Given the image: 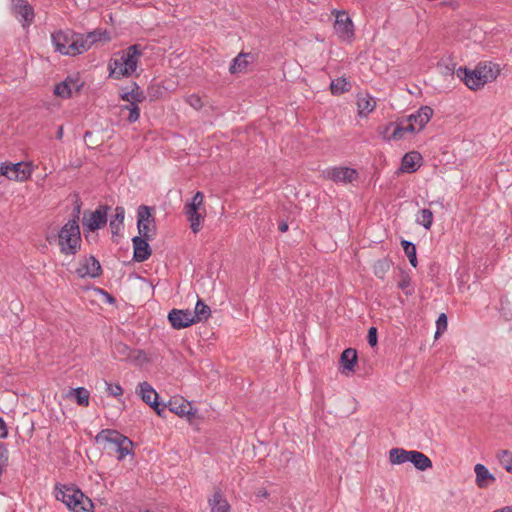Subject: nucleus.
<instances>
[{
	"label": "nucleus",
	"instance_id": "cd10ccee",
	"mask_svg": "<svg viewBox=\"0 0 512 512\" xmlns=\"http://www.w3.org/2000/svg\"><path fill=\"white\" fill-rule=\"evenodd\" d=\"M406 120H401L398 123H396L394 130L392 132V135L390 136V139L392 140H400L404 137L405 133H414L417 132L416 130V124L407 122L405 124Z\"/></svg>",
	"mask_w": 512,
	"mask_h": 512
},
{
	"label": "nucleus",
	"instance_id": "2f4dec72",
	"mask_svg": "<svg viewBox=\"0 0 512 512\" xmlns=\"http://www.w3.org/2000/svg\"><path fill=\"white\" fill-rule=\"evenodd\" d=\"M211 315L210 307L205 304L201 299H198L195 305V309L192 312V317L195 323L206 321Z\"/></svg>",
	"mask_w": 512,
	"mask_h": 512
},
{
	"label": "nucleus",
	"instance_id": "37998d69",
	"mask_svg": "<svg viewBox=\"0 0 512 512\" xmlns=\"http://www.w3.org/2000/svg\"><path fill=\"white\" fill-rule=\"evenodd\" d=\"M106 391L108 395L118 397L123 394V389L119 384H111L106 382Z\"/></svg>",
	"mask_w": 512,
	"mask_h": 512
},
{
	"label": "nucleus",
	"instance_id": "c85d7f7f",
	"mask_svg": "<svg viewBox=\"0 0 512 512\" xmlns=\"http://www.w3.org/2000/svg\"><path fill=\"white\" fill-rule=\"evenodd\" d=\"M421 159V155L418 152L406 153L401 161V171L407 173H413L418 169L416 160Z\"/></svg>",
	"mask_w": 512,
	"mask_h": 512
},
{
	"label": "nucleus",
	"instance_id": "c9c22d12",
	"mask_svg": "<svg viewBox=\"0 0 512 512\" xmlns=\"http://www.w3.org/2000/svg\"><path fill=\"white\" fill-rule=\"evenodd\" d=\"M416 223L425 229H430L433 224V212L430 209H421L416 217Z\"/></svg>",
	"mask_w": 512,
	"mask_h": 512
},
{
	"label": "nucleus",
	"instance_id": "72a5a7b5",
	"mask_svg": "<svg viewBox=\"0 0 512 512\" xmlns=\"http://www.w3.org/2000/svg\"><path fill=\"white\" fill-rule=\"evenodd\" d=\"M102 34L103 33L97 30L89 32L86 35L80 34V37H78L79 44H82L81 46H85L84 52L89 50L94 43L100 41Z\"/></svg>",
	"mask_w": 512,
	"mask_h": 512
},
{
	"label": "nucleus",
	"instance_id": "a19ab883",
	"mask_svg": "<svg viewBox=\"0 0 512 512\" xmlns=\"http://www.w3.org/2000/svg\"><path fill=\"white\" fill-rule=\"evenodd\" d=\"M127 102H128V104L124 105L122 109L129 111L127 120L130 123H134V122L138 121V119L140 117V109L138 106L140 102H134V101H127Z\"/></svg>",
	"mask_w": 512,
	"mask_h": 512
},
{
	"label": "nucleus",
	"instance_id": "6ab92c4d",
	"mask_svg": "<svg viewBox=\"0 0 512 512\" xmlns=\"http://www.w3.org/2000/svg\"><path fill=\"white\" fill-rule=\"evenodd\" d=\"M474 471L476 474V485L481 489L487 488L491 483L496 481L495 476L490 473L488 468L483 464H476Z\"/></svg>",
	"mask_w": 512,
	"mask_h": 512
},
{
	"label": "nucleus",
	"instance_id": "9d476101",
	"mask_svg": "<svg viewBox=\"0 0 512 512\" xmlns=\"http://www.w3.org/2000/svg\"><path fill=\"white\" fill-rule=\"evenodd\" d=\"M32 173L31 165L24 162L18 163H1L0 175L6 176L10 180L24 181L30 177Z\"/></svg>",
	"mask_w": 512,
	"mask_h": 512
},
{
	"label": "nucleus",
	"instance_id": "20e7f679",
	"mask_svg": "<svg viewBox=\"0 0 512 512\" xmlns=\"http://www.w3.org/2000/svg\"><path fill=\"white\" fill-rule=\"evenodd\" d=\"M80 33L71 29L58 30L51 34V40L55 51L62 55L76 56L84 53L85 46L79 44Z\"/></svg>",
	"mask_w": 512,
	"mask_h": 512
},
{
	"label": "nucleus",
	"instance_id": "f3484780",
	"mask_svg": "<svg viewBox=\"0 0 512 512\" xmlns=\"http://www.w3.org/2000/svg\"><path fill=\"white\" fill-rule=\"evenodd\" d=\"M13 11L20 16L23 27L29 26L34 20V8L26 0H11Z\"/></svg>",
	"mask_w": 512,
	"mask_h": 512
},
{
	"label": "nucleus",
	"instance_id": "423d86ee",
	"mask_svg": "<svg viewBox=\"0 0 512 512\" xmlns=\"http://www.w3.org/2000/svg\"><path fill=\"white\" fill-rule=\"evenodd\" d=\"M204 194L197 191L192 197L190 202H187L184 206V214L187 216L190 222V228L193 233H198L201 229V223L204 220L203 214L200 210L205 212L203 207Z\"/></svg>",
	"mask_w": 512,
	"mask_h": 512
},
{
	"label": "nucleus",
	"instance_id": "4be33fe9",
	"mask_svg": "<svg viewBox=\"0 0 512 512\" xmlns=\"http://www.w3.org/2000/svg\"><path fill=\"white\" fill-rule=\"evenodd\" d=\"M166 408L169 409L171 413H174L180 417L194 415L191 411V404L184 399L180 400H170L168 404H166Z\"/></svg>",
	"mask_w": 512,
	"mask_h": 512
},
{
	"label": "nucleus",
	"instance_id": "ddd939ff",
	"mask_svg": "<svg viewBox=\"0 0 512 512\" xmlns=\"http://www.w3.org/2000/svg\"><path fill=\"white\" fill-rule=\"evenodd\" d=\"M100 262L94 256H85L79 261L75 273L79 278H98L102 275Z\"/></svg>",
	"mask_w": 512,
	"mask_h": 512
},
{
	"label": "nucleus",
	"instance_id": "9b49d317",
	"mask_svg": "<svg viewBox=\"0 0 512 512\" xmlns=\"http://www.w3.org/2000/svg\"><path fill=\"white\" fill-rule=\"evenodd\" d=\"M322 175L325 179L335 183L348 184L357 180L359 173L356 169L350 167H329L323 170Z\"/></svg>",
	"mask_w": 512,
	"mask_h": 512
},
{
	"label": "nucleus",
	"instance_id": "aec40b11",
	"mask_svg": "<svg viewBox=\"0 0 512 512\" xmlns=\"http://www.w3.org/2000/svg\"><path fill=\"white\" fill-rule=\"evenodd\" d=\"M409 456V462L413 464L417 470L426 471L431 469L433 466L431 459L420 451L410 450Z\"/></svg>",
	"mask_w": 512,
	"mask_h": 512
},
{
	"label": "nucleus",
	"instance_id": "473e14b6",
	"mask_svg": "<svg viewBox=\"0 0 512 512\" xmlns=\"http://www.w3.org/2000/svg\"><path fill=\"white\" fill-rule=\"evenodd\" d=\"M351 83L345 77H339L331 81L330 91L332 95L338 96L351 90Z\"/></svg>",
	"mask_w": 512,
	"mask_h": 512
},
{
	"label": "nucleus",
	"instance_id": "de8ad7c7",
	"mask_svg": "<svg viewBox=\"0 0 512 512\" xmlns=\"http://www.w3.org/2000/svg\"><path fill=\"white\" fill-rule=\"evenodd\" d=\"M116 349H117L119 354H121V355H123L125 357L129 356L130 348L127 345L120 343V344L116 345Z\"/></svg>",
	"mask_w": 512,
	"mask_h": 512
},
{
	"label": "nucleus",
	"instance_id": "864d4df0",
	"mask_svg": "<svg viewBox=\"0 0 512 512\" xmlns=\"http://www.w3.org/2000/svg\"><path fill=\"white\" fill-rule=\"evenodd\" d=\"M442 73H444V74H451V75H452V74H454V73H456V71H455V65H453V67H450V66L446 65V66L444 67V71H442Z\"/></svg>",
	"mask_w": 512,
	"mask_h": 512
},
{
	"label": "nucleus",
	"instance_id": "5fc2aeb1",
	"mask_svg": "<svg viewBox=\"0 0 512 512\" xmlns=\"http://www.w3.org/2000/svg\"><path fill=\"white\" fill-rule=\"evenodd\" d=\"M62 137H63V127H62V126H60V127L58 128L57 133H56V138H57L58 140H61V139H62Z\"/></svg>",
	"mask_w": 512,
	"mask_h": 512
},
{
	"label": "nucleus",
	"instance_id": "dca6fc26",
	"mask_svg": "<svg viewBox=\"0 0 512 512\" xmlns=\"http://www.w3.org/2000/svg\"><path fill=\"white\" fill-rule=\"evenodd\" d=\"M151 237L144 236H134L132 238L133 243V260L135 262H144L146 261L152 254V249L148 243L151 240Z\"/></svg>",
	"mask_w": 512,
	"mask_h": 512
},
{
	"label": "nucleus",
	"instance_id": "412c9836",
	"mask_svg": "<svg viewBox=\"0 0 512 512\" xmlns=\"http://www.w3.org/2000/svg\"><path fill=\"white\" fill-rule=\"evenodd\" d=\"M357 351L353 348L345 349L340 356V364L343 368V373L354 372L357 364Z\"/></svg>",
	"mask_w": 512,
	"mask_h": 512
},
{
	"label": "nucleus",
	"instance_id": "2eb2a0df",
	"mask_svg": "<svg viewBox=\"0 0 512 512\" xmlns=\"http://www.w3.org/2000/svg\"><path fill=\"white\" fill-rule=\"evenodd\" d=\"M168 320L174 329H183L195 323L191 310L172 309L168 313Z\"/></svg>",
	"mask_w": 512,
	"mask_h": 512
},
{
	"label": "nucleus",
	"instance_id": "393cba45",
	"mask_svg": "<svg viewBox=\"0 0 512 512\" xmlns=\"http://www.w3.org/2000/svg\"><path fill=\"white\" fill-rule=\"evenodd\" d=\"M208 502L211 512H230V504L220 490H216Z\"/></svg>",
	"mask_w": 512,
	"mask_h": 512
},
{
	"label": "nucleus",
	"instance_id": "603ef678",
	"mask_svg": "<svg viewBox=\"0 0 512 512\" xmlns=\"http://www.w3.org/2000/svg\"><path fill=\"white\" fill-rule=\"evenodd\" d=\"M288 228H289V226H288V223H287L286 221H281V222H279V224H278V230H279L280 232H282V233L287 232V231H288Z\"/></svg>",
	"mask_w": 512,
	"mask_h": 512
},
{
	"label": "nucleus",
	"instance_id": "f8f14e48",
	"mask_svg": "<svg viewBox=\"0 0 512 512\" xmlns=\"http://www.w3.org/2000/svg\"><path fill=\"white\" fill-rule=\"evenodd\" d=\"M138 387L142 400L153 408L160 417H164L163 414L166 410V404L158 401L159 395L156 390L145 381L140 383Z\"/></svg>",
	"mask_w": 512,
	"mask_h": 512
},
{
	"label": "nucleus",
	"instance_id": "f03ea898",
	"mask_svg": "<svg viewBox=\"0 0 512 512\" xmlns=\"http://www.w3.org/2000/svg\"><path fill=\"white\" fill-rule=\"evenodd\" d=\"M54 493L55 498L73 512H94L92 500L74 485L57 484Z\"/></svg>",
	"mask_w": 512,
	"mask_h": 512
},
{
	"label": "nucleus",
	"instance_id": "49530a36",
	"mask_svg": "<svg viewBox=\"0 0 512 512\" xmlns=\"http://www.w3.org/2000/svg\"><path fill=\"white\" fill-rule=\"evenodd\" d=\"M8 437V428L4 419L0 416V438L6 439Z\"/></svg>",
	"mask_w": 512,
	"mask_h": 512
},
{
	"label": "nucleus",
	"instance_id": "a18cd8bd",
	"mask_svg": "<svg viewBox=\"0 0 512 512\" xmlns=\"http://www.w3.org/2000/svg\"><path fill=\"white\" fill-rule=\"evenodd\" d=\"M187 103L190 106H192L194 109H200V108H202V105H203L201 98L196 94L190 95L187 98Z\"/></svg>",
	"mask_w": 512,
	"mask_h": 512
},
{
	"label": "nucleus",
	"instance_id": "c03bdc74",
	"mask_svg": "<svg viewBox=\"0 0 512 512\" xmlns=\"http://www.w3.org/2000/svg\"><path fill=\"white\" fill-rule=\"evenodd\" d=\"M367 341L371 347L377 345L378 336L376 327H370L367 334Z\"/></svg>",
	"mask_w": 512,
	"mask_h": 512
},
{
	"label": "nucleus",
	"instance_id": "7ed1b4c3",
	"mask_svg": "<svg viewBox=\"0 0 512 512\" xmlns=\"http://www.w3.org/2000/svg\"><path fill=\"white\" fill-rule=\"evenodd\" d=\"M51 244L57 241L60 252L64 255H75L81 249V232L75 220H69L56 235L47 236Z\"/></svg>",
	"mask_w": 512,
	"mask_h": 512
},
{
	"label": "nucleus",
	"instance_id": "4c0bfd02",
	"mask_svg": "<svg viewBox=\"0 0 512 512\" xmlns=\"http://www.w3.org/2000/svg\"><path fill=\"white\" fill-rule=\"evenodd\" d=\"M249 54H245V53H240L237 57H235L231 64H230V67H229V71L231 74H235V73H238V72H241L243 71L247 65H248V62L246 60V57L248 56Z\"/></svg>",
	"mask_w": 512,
	"mask_h": 512
},
{
	"label": "nucleus",
	"instance_id": "58836bf2",
	"mask_svg": "<svg viewBox=\"0 0 512 512\" xmlns=\"http://www.w3.org/2000/svg\"><path fill=\"white\" fill-rule=\"evenodd\" d=\"M391 264L392 262L388 258L377 260L373 266L375 276L383 279L386 273L389 271Z\"/></svg>",
	"mask_w": 512,
	"mask_h": 512
},
{
	"label": "nucleus",
	"instance_id": "a878e982",
	"mask_svg": "<svg viewBox=\"0 0 512 512\" xmlns=\"http://www.w3.org/2000/svg\"><path fill=\"white\" fill-rule=\"evenodd\" d=\"M358 112L360 117H366L376 107V101L369 94H359L357 99Z\"/></svg>",
	"mask_w": 512,
	"mask_h": 512
},
{
	"label": "nucleus",
	"instance_id": "4d7b16f0",
	"mask_svg": "<svg viewBox=\"0 0 512 512\" xmlns=\"http://www.w3.org/2000/svg\"><path fill=\"white\" fill-rule=\"evenodd\" d=\"M501 512H512V506H505L501 508Z\"/></svg>",
	"mask_w": 512,
	"mask_h": 512
},
{
	"label": "nucleus",
	"instance_id": "7c9ffc66",
	"mask_svg": "<svg viewBox=\"0 0 512 512\" xmlns=\"http://www.w3.org/2000/svg\"><path fill=\"white\" fill-rule=\"evenodd\" d=\"M410 450L404 448H392L389 450V461L392 465H401L409 462Z\"/></svg>",
	"mask_w": 512,
	"mask_h": 512
},
{
	"label": "nucleus",
	"instance_id": "09e8293b",
	"mask_svg": "<svg viewBox=\"0 0 512 512\" xmlns=\"http://www.w3.org/2000/svg\"><path fill=\"white\" fill-rule=\"evenodd\" d=\"M81 211V203H77L73 209V218L71 220H75L77 224H79V216Z\"/></svg>",
	"mask_w": 512,
	"mask_h": 512
},
{
	"label": "nucleus",
	"instance_id": "39448f33",
	"mask_svg": "<svg viewBox=\"0 0 512 512\" xmlns=\"http://www.w3.org/2000/svg\"><path fill=\"white\" fill-rule=\"evenodd\" d=\"M487 68L486 65L479 63L476 69L470 70L466 67H459L456 70V75L465 83L471 90H478L483 87L487 82L496 78V73L490 67L489 73H484Z\"/></svg>",
	"mask_w": 512,
	"mask_h": 512
},
{
	"label": "nucleus",
	"instance_id": "5701e85b",
	"mask_svg": "<svg viewBox=\"0 0 512 512\" xmlns=\"http://www.w3.org/2000/svg\"><path fill=\"white\" fill-rule=\"evenodd\" d=\"M120 98L123 101L143 102L146 99V95L136 82H132L131 89L128 87L122 89Z\"/></svg>",
	"mask_w": 512,
	"mask_h": 512
},
{
	"label": "nucleus",
	"instance_id": "ea45409f",
	"mask_svg": "<svg viewBox=\"0 0 512 512\" xmlns=\"http://www.w3.org/2000/svg\"><path fill=\"white\" fill-rule=\"evenodd\" d=\"M496 457L500 465L507 472L512 474V452L509 450H500L497 452Z\"/></svg>",
	"mask_w": 512,
	"mask_h": 512
},
{
	"label": "nucleus",
	"instance_id": "f704fd0d",
	"mask_svg": "<svg viewBox=\"0 0 512 512\" xmlns=\"http://www.w3.org/2000/svg\"><path fill=\"white\" fill-rule=\"evenodd\" d=\"M401 246L404 250L405 255L408 257V260L414 268L417 267L418 260H417V249L416 245L408 240H402Z\"/></svg>",
	"mask_w": 512,
	"mask_h": 512
},
{
	"label": "nucleus",
	"instance_id": "f257e3e1",
	"mask_svg": "<svg viewBox=\"0 0 512 512\" xmlns=\"http://www.w3.org/2000/svg\"><path fill=\"white\" fill-rule=\"evenodd\" d=\"M143 54V47L140 44H133L118 57L110 60L108 64L109 76L114 79H121L133 74L136 70L139 58Z\"/></svg>",
	"mask_w": 512,
	"mask_h": 512
},
{
	"label": "nucleus",
	"instance_id": "6e6d98bb",
	"mask_svg": "<svg viewBox=\"0 0 512 512\" xmlns=\"http://www.w3.org/2000/svg\"><path fill=\"white\" fill-rule=\"evenodd\" d=\"M257 496H261V497H267L268 496V493L266 490H259L257 492Z\"/></svg>",
	"mask_w": 512,
	"mask_h": 512
},
{
	"label": "nucleus",
	"instance_id": "c756f323",
	"mask_svg": "<svg viewBox=\"0 0 512 512\" xmlns=\"http://www.w3.org/2000/svg\"><path fill=\"white\" fill-rule=\"evenodd\" d=\"M125 218V209L122 206L115 208V214L110 220V228L113 235H117L123 228V222Z\"/></svg>",
	"mask_w": 512,
	"mask_h": 512
},
{
	"label": "nucleus",
	"instance_id": "e433bc0d",
	"mask_svg": "<svg viewBox=\"0 0 512 512\" xmlns=\"http://www.w3.org/2000/svg\"><path fill=\"white\" fill-rule=\"evenodd\" d=\"M400 277H401V279L399 280V282L397 284L398 288L401 289L402 291H404V293L407 296H411L414 293V288L411 285V277L403 269H400Z\"/></svg>",
	"mask_w": 512,
	"mask_h": 512
},
{
	"label": "nucleus",
	"instance_id": "6e6552de",
	"mask_svg": "<svg viewBox=\"0 0 512 512\" xmlns=\"http://www.w3.org/2000/svg\"><path fill=\"white\" fill-rule=\"evenodd\" d=\"M154 208L147 205H140L137 209V229L138 236L151 237L156 235Z\"/></svg>",
	"mask_w": 512,
	"mask_h": 512
},
{
	"label": "nucleus",
	"instance_id": "bb28decb",
	"mask_svg": "<svg viewBox=\"0 0 512 512\" xmlns=\"http://www.w3.org/2000/svg\"><path fill=\"white\" fill-rule=\"evenodd\" d=\"M67 398H74L75 402L82 407L89 406L90 392L85 387L72 388L66 394Z\"/></svg>",
	"mask_w": 512,
	"mask_h": 512
},
{
	"label": "nucleus",
	"instance_id": "8fccbe9b",
	"mask_svg": "<svg viewBox=\"0 0 512 512\" xmlns=\"http://www.w3.org/2000/svg\"><path fill=\"white\" fill-rule=\"evenodd\" d=\"M98 291L105 297L106 301L110 304H114L116 302L115 298L109 294L107 291L103 289H98Z\"/></svg>",
	"mask_w": 512,
	"mask_h": 512
},
{
	"label": "nucleus",
	"instance_id": "0eeeda50",
	"mask_svg": "<svg viewBox=\"0 0 512 512\" xmlns=\"http://www.w3.org/2000/svg\"><path fill=\"white\" fill-rule=\"evenodd\" d=\"M100 439L105 440L113 445H115L117 452L119 453V459H123L125 456L130 455L132 453V441L119 433L116 430L105 429L102 430L96 437V440Z\"/></svg>",
	"mask_w": 512,
	"mask_h": 512
},
{
	"label": "nucleus",
	"instance_id": "b1692460",
	"mask_svg": "<svg viewBox=\"0 0 512 512\" xmlns=\"http://www.w3.org/2000/svg\"><path fill=\"white\" fill-rule=\"evenodd\" d=\"M82 84H77V81L72 79H66L63 82L58 83L54 88V94L61 98H70L72 96V89L79 91Z\"/></svg>",
	"mask_w": 512,
	"mask_h": 512
},
{
	"label": "nucleus",
	"instance_id": "1a4fd4ad",
	"mask_svg": "<svg viewBox=\"0 0 512 512\" xmlns=\"http://www.w3.org/2000/svg\"><path fill=\"white\" fill-rule=\"evenodd\" d=\"M109 210V206L100 205L95 211H84L82 218L84 230L94 232L103 228L107 223V214Z\"/></svg>",
	"mask_w": 512,
	"mask_h": 512
},
{
	"label": "nucleus",
	"instance_id": "79ce46f5",
	"mask_svg": "<svg viewBox=\"0 0 512 512\" xmlns=\"http://www.w3.org/2000/svg\"><path fill=\"white\" fill-rule=\"evenodd\" d=\"M448 319L445 313H441L436 321L435 338L441 335L447 329Z\"/></svg>",
	"mask_w": 512,
	"mask_h": 512
},
{
	"label": "nucleus",
	"instance_id": "13d9d810",
	"mask_svg": "<svg viewBox=\"0 0 512 512\" xmlns=\"http://www.w3.org/2000/svg\"><path fill=\"white\" fill-rule=\"evenodd\" d=\"M493 512H501V509L495 510V511H493Z\"/></svg>",
	"mask_w": 512,
	"mask_h": 512
},
{
	"label": "nucleus",
	"instance_id": "3c124183",
	"mask_svg": "<svg viewBox=\"0 0 512 512\" xmlns=\"http://www.w3.org/2000/svg\"><path fill=\"white\" fill-rule=\"evenodd\" d=\"M482 65H486L487 68L484 70V73H489L490 72V67L492 68L493 72L496 73V75L499 73V69L497 68L496 65L492 64V63H482Z\"/></svg>",
	"mask_w": 512,
	"mask_h": 512
},
{
	"label": "nucleus",
	"instance_id": "4468645a",
	"mask_svg": "<svg viewBox=\"0 0 512 512\" xmlns=\"http://www.w3.org/2000/svg\"><path fill=\"white\" fill-rule=\"evenodd\" d=\"M334 30L343 40H350L354 37L353 22L345 11H337Z\"/></svg>",
	"mask_w": 512,
	"mask_h": 512
},
{
	"label": "nucleus",
	"instance_id": "a211bd4d",
	"mask_svg": "<svg viewBox=\"0 0 512 512\" xmlns=\"http://www.w3.org/2000/svg\"><path fill=\"white\" fill-rule=\"evenodd\" d=\"M434 114L433 109L430 106H421L415 113L409 115L406 122L416 124L417 132L424 129L426 124L430 121Z\"/></svg>",
	"mask_w": 512,
	"mask_h": 512
}]
</instances>
